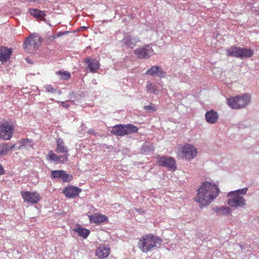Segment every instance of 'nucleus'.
<instances>
[{
    "label": "nucleus",
    "instance_id": "nucleus-40",
    "mask_svg": "<svg viewBox=\"0 0 259 259\" xmlns=\"http://www.w3.org/2000/svg\"><path fill=\"white\" fill-rule=\"evenodd\" d=\"M138 212H139L140 213H142V212H143V211L141 209H136Z\"/></svg>",
    "mask_w": 259,
    "mask_h": 259
},
{
    "label": "nucleus",
    "instance_id": "nucleus-11",
    "mask_svg": "<svg viewBox=\"0 0 259 259\" xmlns=\"http://www.w3.org/2000/svg\"><path fill=\"white\" fill-rule=\"evenodd\" d=\"M50 177L52 179H61L64 182H69L73 178L71 175L66 174V171L64 170H52Z\"/></svg>",
    "mask_w": 259,
    "mask_h": 259
},
{
    "label": "nucleus",
    "instance_id": "nucleus-3",
    "mask_svg": "<svg viewBox=\"0 0 259 259\" xmlns=\"http://www.w3.org/2000/svg\"><path fill=\"white\" fill-rule=\"evenodd\" d=\"M254 54L253 50L245 48L231 46L226 49V55L228 57L243 59L252 57Z\"/></svg>",
    "mask_w": 259,
    "mask_h": 259
},
{
    "label": "nucleus",
    "instance_id": "nucleus-34",
    "mask_svg": "<svg viewBox=\"0 0 259 259\" xmlns=\"http://www.w3.org/2000/svg\"><path fill=\"white\" fill-rule=\"evenodd\" d=\"M144 108L148 112H153L156 111V109L151 105L145 106Z\"/></svg>",
    "mask_w": 259,
    "mask_h": 259
},
{
    "label": "nucleus",
    "instance_id": "nucleus-27",
    "mask_svg": "<svg viewBox=\"0 0 259 259\" xmlns=\"http://www.w3.org/2000/svg\"><path fill=\"white\" fill-rule=\"evenodd\" d=\"M20 143L21 145L19 147V149L29 150L33 148V143L32 140L24 139L21 141Z\"/></svg>",
    "mask_w": 259,
    "mask_h": 259
},
{
    "label": "nucleus",
    "instance_id": "nucleus-15",
    "mask_svg": "<svg viewBox=\"0 0 259 259\" xmlns=\"http://www.w3.org/2000/svg\"><path fill=\"white\" fill-rule=\"evenodd\" d=\"M146 74L152 76H157L159 78H164L166 76V72L158 66H153L146 71Z\"/></svg>",
    "mask_w": 259,
    "mask_h": 259
},
{
    "label": "nucleus",
    "instance_id": "nucleus-26",
    "mask_svg": "<svg viewBox=\"0 0 259 259\" xmlns=\"http://www.w3.org/2000/svg\"><path fill=\"white\" fill-rule=\"evenodd\" d=\"M213 210L218 215H226L231 212V209L228 206L216 207Z\"/></svg>",
    "mask_w": 259,
    "mask_h": 259
},
{
    "label": "nucleus",
    "instance_id": "nucleus-7",
    "mask_svg": "<svg viewBox=\"0 0 259 259\" xmlns=\"http://www.w3.org/2000/svg\"><path fill=\"white\" fill-rule=\"evenodd\" d=\"M40 45V37L37 35H31L26 39L24 44V49L26 52L33 53L38 48Z\"/></svg>",
    "mask_w": 259,
    "mask_h": 259
},
{
    "label": "nucleus",
    "instance_id": "nucleus-10",
    "mask_svg": "<svg viewBox=\"0 0 259 259\" xmlns=\"http://www.w3.org/2000/svg\"><path fill=\"white\" fill-rule=\"evenodd\" d=\"M21 195L24 201L31 204L37 203L41 199L40 194L36 192L21 191Z\"/></svg>",
    "mask_w": 259,
    "mask_h": 259
},
{
    "label": "nucleus",
    "instance_id": "nucleus-17",
    "mask_svg": "<svg viewBox=\"0 0 259 259\" xmlns=\"http://www.w3.org/2000/svg\"><path fill=\"white\" fill-rule=\"evenodd\" d=\"M140 41V38L138 36L133 37L129 34L124 35L121 42L123 44L130 48H133L137 42Z\"/></svg>",
    "mask_w": 259,
    "mask_h": 259
},
{
    "label": "nucleus",
    "instance_id": "nucleus-14",
    "mask_svg": "<svg viewBox=\"0 0 259 259\" xmlns=\"http://www.w3.org/2000/svg\"><path fill=\"white\" fill-rule=\"evenodd\" d=\"M83 62L87 65V69L92 73H95L100 67V63L96 59L86 57L83 59Z\"/></svg>",
    "mask_w": 259,
    "mask_h": 259
},
{
    "label": "nucleus",
    "instance_id": "nucleus-25",
    "mask_svg": "<svg viewBox=\"0 0 259 259\" xmlns=\"http://www.w3.org/2000/svg\"><path fill=\"white\" fill-rule=\"evenodd\" d=\"M73 231L77 233L79 236L83 238H87L90 233V231L85 228H82L80 225H77Z\"/></svg>",
    "mask_w": 259,
    "mask_h": 259
},
{
    "label": "nucleus",
    "instance_id": "nucleus-4",
    "mask_svg": "<svg viewBox=\"0 0 259 259\" xmlns=\"http://www.w3.org/2000/svg\"><path fill=\"white\" fill-rule=\"evenodd\" d=\"M251 97L248 94L238 95L227 99V104L232 109H239L246 107L250 102Z\"/></svg>",
    "mask_w": 259,
    "mask_h": 259
},
{
    "label": "nucleus",
    "instance_id": "nucleus-24",
    "mask_svg": "<svg viewBox=\"0 0 259 259\" xmlns=\"http://www.w3.org/2000/svg\"><path fill=\"white\" fill-rule=\"evenodd\" d=\"M15 144L10 145L8 143L0 144V155H6L10 150L15 148Z\"/></svg>",
    "mask_w": 259,
    "mask_h": 259
},
{
    "label": "nucleus",
    "instance_id": "nucleus-36",
    "mask_svg": "<svg viewBox=\"0 0 259 259\" xmlns=\"http://www.w3.org/2000/svg\"><path fill=\"white\" fill-rule=\"evenodd\" d=\"M58 102L62 104V105L65 108H67L69 106V104L68 103V101H61Z\"/></svg>",
    "mask_w": 259,
    "mask_h": 259
},
{
    "label": "nucleus",
    "instance_id": "nucleus-19",
    "mask_svg": "<svg viewBox=\"0 0 259 259\" xmlns=\"http://www.w3.org/2000/svg\"><path fill=\"white\" fill-rule=\"evenodd\" d=\"M12 53V49L4 46L0 47V61L4 64L7 62L10 59Z\"/></svg>",
    "mask_w": 259,
    "mask_h": 259
},
{
    "label": "nucleus",
    "instance_id": "nucleus-21",
    "mask_svg": "<svg viewBox=\"0 0 259 259\" xmlns=\"http://www.w3.org/2000/svg\"><path fill=\"white\" fill-rule=\"evenodd\" d=\"M110 251V249L108 245L101 244L96 250V255L100 258H105L109 255Z\"/></svg>",
    "mask_w": 259,
    "mask_h": 259
},
{
    "label": "nucleus",
    "instance_id": "nucleus-23",
    "mask_svg": "<svg viewBox=\"0 0 259 259\" xmlns=\"http://www.w3.org/2000/svg\"><path fill=\"white\" fill-rule=\"evenodd\" d=\"M57 147L55 151L58 153H63L64 154H68V149L65 145V143L61 139H58L56 141Z\"/></svg>",
    "mask_w": 259,
    "mask_h": 259
},
{
    "label": "nucleus",
    "instance_id": "nucleus-38",
    "mask_svg": "<svg viewBox=\"0 0 259 259\" xmlns=\"http://www.w3.org/2000/svg\"><path fill=\"white\" fill-rule=\"evenodd\" d=\"M5 174V170L3 168L2 165L0 164V176Z\"/></svg>",
    "mask_w": 259,
    "mask_h": 259
},
{
    "label": "nucleus",
    "instance_id": "nucleus-6",
    "mask_svg": "<svg viewBox=\"0 0 259 259\" xmlns=\"http://www.w3.org/2000/svg\"><path fill=\"white\" fill-rule=\"evenodd\" d=\"M138 128L136 126L131 124H117L113 126L110 132L116 136H123L132 133H136Z\"/></svg>",
    "mask_w": 259,
    "mask_h": 259
},
{
    "label": "nucleus",
    "instance_id": "nucleus-16",
    "mask_svg": "<svg viewBox=\"0 0 259 259\" xmlns=\"http://www.w3.org/2000/svg\"><path fill=\"white\" fill-rule=\"evenodd\" d=\"M69 156V154L57 155L51 151L49 152L47 157V159L50 161L55 162L57 163H64L65 161H68Z\"/></svg>",
    "mask_w": 259,
    "mask_h": 259
},
{
    "label": "nucleus",
    "instance_id": "nucleus-12",
    "mask_svg": "<svg viewBox=\"0 0 259 259\" xmlns=\"http://www.w3.org/2000/svg\"><path fill=\"white\" fill-rule=\"evenodd\" d=\"M157 164L159 166H164L172 170H176V161L172 157L161 156L158 157Z\"/></svg>",
    "mask_w": 259,
    "mask_h": 259
},
{
    "label": "nucleus",
    "instance_id": "nucleus-35",
    "mask_svg": "<svg viewBox=\"0 0 259 259\" xmlns=\"http://www.w3.org/2000/svg\"><path fill=\"white\" fill-rule=\"evenodd\" d=\"M68 33H69L68 31H60V32H58L57 34H56V37H59L62 36L65 34H66Z\"/></svg>",
    "mask_w": 259,
    "mask_h": 259
},
{
    "label": "nucleus",
    "instance_id": "nucleus-9",
    "mask_svg": "<svg viewBox=\"0 0 259 259\" xmlns=\"http://www.w3.org/2000/svg\"><path fill=\"white\" fill-rule=\"evenodd\" d=\"M228 196L230 198L227 199V202L232 207H243L246 205V200L242 196L232 195Z\"/></svg>",
    "mask_w": 259,
    "mask_h": 259
},
{
    "label": "nucleus",
    "instance_id": "nucleus-1",
    "mask_svg": "<svg viewBox=\"0 0 259 259\" xmlns=\"http://www.w3.org/2000/svg\"><path fill=\"white\" fill-rule=\"evenodd\" d=\"M195 201L201 207L209 205L219 195L220 191L218 186L209 182H204L197 190Z\"/></svg>",
    "mask_w": 259,
    "mask_h": 259
},
{
    "label": "nucleus",
    "instance_id": "nucleus-42",
    "mask_svg": "<svg viewBox=\"0 0 259 259\" xmlns=\"http://www.w3.org/2000/svg\"><path fill=\"white\" fill-rule=\"evenodd\" d=\"M58 93L59 95H61L62 92H61V91H58Z\"/></svg>",
    "mask_w": 259,
    "mask_h": 259
},
{
    "label": "nucleus",
    "instance_id": "nucleus-2",
    "mask_svg": "<svg viewBox=\"0 0 259 259\" xmlns=\"http://www.w3.org/2000/svg\"><path fill=\"white\" fill-rule=\"evenodd\" d=\"M162 240L157 236L149 234L140 240L138 246L144 252L156 249L161 246Z\"/></svg>",
    "mask_w": 259,
    "mask_h": 259
},
{
    "label": "nucleus",
    "instance_id": "nucleus-18",
    "mask_svg": "<svg viewBox=\"0 0 259 259\" xmlns=\"http://www.w3.org/2000/svg\"><path fill=\"white\" fill-rule=\"evenodd\" d=\"M81 192L79 188L73 186L65 187L63 190V193L68 198H74L77 196Z\"/></svg>",
    "mask_w": 259,
    "mask_h": 259
},
{
    "label": "nucleus",
    "instance_id": "nucleus-37",
    "mask_svg": "<svg viewBox=\"0 0 259 259\" xmlns=\"http://www.w3.org/2000/svg\"><path fill=\"white\" fill-rule=\"evenodd\" d=\"M88 133L89 134H93L94 135H95V136H96L97 135V133H96L95 131V130L93 128H90L88 131Z\"/></svg>",
    "mask_w": 259,
    "mask_h": 259
},
{
    "label": "nucleus",
    "instance_id": "nucleus-22",
    "mask_svg": "<svg viewBox=\"0 0 259 259\" xmlns=\"http://www.w3.org/2000/svg\"><path fill=\"white\" fill-rule=\"evenodd\" d=\"M219 118L218 113L213 110L207 111L205 113V119L207 122L211 124L215 123Z\"/></svg>",
    "mask_w": 259,
    "mask_h": 259
},
{
    "label": "nucleus",
    "instance_id": "nucleus-20",
    "mask_svg": "<svg viewBox=\"0 0 259 259\" xmlns=\"http://www.w3.org/2000/svg\"><path fill=\"white\" fill-rule=\"evenodd\" d=\"M91 223L95 224H101L108 222V219L104 214L101 213H95L89 216Z\"/></svg>",
    "mask_w": 259,
    "mask_h": 259
},
{
    "label": "nucleus",
    "instance_id": "nucleus-28",
    "mask_svg": "<svg viewBox=\"0 0 259 259\" xmlns=\"http://www.w3.org/2000/svg\"><path fill=\"white\" fill-rule=\"evenodd\" d=\"M146 90L147 92L149 93L157 95L159 93V87L153 84L151 82H148L147 85H146Z\"/></svg>",
    "mask_w": 259,
    "mask_h": 259
},
{
    "label": "nucleus",
    "instance_id": "nucleus-5",
    "mask_svg": "<svg viewBox=\"0 0 259 259\" xmlns=\"http://www.w3.org/2000/svg\"><path fill=\"white\" fill-rule=\"evenodd\" d=\"M197 153V150L195 147L189 144H186L179 148L177 156L179 158L190 160L196 157Z\"/></svg>",
    "mask_w": 259,
    "mask_h": 259
},
{
    "label": "nucleus",
    "instance_id": "nucleus-13",
    "mask_svg": "<svg viewBox=\"0 0 259 259\" xmlns=\"http://www.w3.org/2000/svg\"><path fill=\"white\" fill-rule=\"evenodd\" d=\"M134 53L140 59H148L154 54V51L150 45H147L136 49Z\"/></svg>",
    "mask_w": 259,
    "mask_h": 259
},
{
    "label": "nucleus",
    "instance_id": "nucleus-30",
    "mask_svg": "<svg viewBox=\"0 0 259 259\" xmlns=\"http://www.w3.org/2000/svg\"><path fill=\"white\" fill-rule=\"evenodd\" d=\"M153 146L149 143H144L141 149V151L143 154H147L153 151Z\"/></svg>",
    "mask_w": 259,
    "mask_h": 259
},
{
    "label": "nucleus",
    "instance_id": "nucleus-8",
    "mask_svg": "<svg viewBox=\"0 0 259 259\" xmlns=\"http://www.w3.org/2000/svg\"><path fill=\"white\" fill-rule=\"evenodd\" d=\"M13 126L6 121L0 124V138L4 140H9L13 135Z\"/></svg>",
    "mask_w": 259,
    "mask_h": 259
},
{
    "label": "nucleus",
    "instance_id": "nucleus-29",
    "mask_svg": "<svg viewBox=\"0 0 259 259\" xmlns=\"http://www.w3.org/2000/svg\"><path fill=\"white\" fill-rule=\"evenodd\" d=\"M29 13L36 18H42L45 17V14L44 11L38 10L35 9H30Z\"/></svg>",
    "mask_w": 259,
    "mask_h": 259
},
{
    "label": "nucleus",
    "instance_id": "nucleus-39",
    "mask_svg": "<svg viewBox=\"0 0 259 259\" xmlns=\"http://www.w3.org/2000/svg\"><path fill=\"white\" fill-rule=\"evenodd\" d=\"M183 78H182L181 80L183 81H186V76L185 75H182Z\"/></svg>",
    "mask_w": 259,
    "mask_h": 259
},
{
    "label": "nucleus",
    "instance_id": "nucleus-33",
    "mask_svg": "<svg viewBox=\"0 0 259 259\" xmlns=\"http://www.w3.org/2000/svg\"><path fill=\"white\" fill-rule=\"evenodd\" d=\"M44 89L47 92L51 93H55L57 92V89L53 88L50 84H46L44 85Z\"/></svg>",
    "mask_w": 259,
    "mask_h": 259
},
{
    "label": "nucleus",
    "instance_id": "nucleus-41",
    "mask_svg": "<svg viewBox=\"0 0 259 259\" xmlns=\"http://www.w3.org/2000/svg\"><path fill=\"white\" fill-rule=\"evenodd\" d=\"M93 83L94 84H97L96 80L95 79H94V80H93Z\"/></svg>",
    "mask_w": 259,
    "mask_h": 259
},
{
    "label": "nucleus",
    "instance_id": "nucleus-31",
    "mask_svg": "<svg viewBox=\"0 0 259 259\" xmlns=\"http://www.w3.org/2000/svg\"><path fill=\"white\" fill-rule=\"evenodd\" d=\"M248 190V188L247 187L244 188L243 189H238L234 191H231L228 193L227 196H230L232 195H237L239 196L245 195L247 191Z\"/></svg>",
    "mask_w": 259,
    "mask_h": 259
},
{
    "label": "nucleus",
    "instance_id": "nucleus-32",
    "mask_svg": "<svg viewBox=\"0 0 259 259\" xmlns=\"http://www.w3.org/2000/svg\"><path fill=\"white\" fill-rule=\"evenodd\" d=\"M57 75H59L61 76V78L63 80H68L70 77V74L69 72L67 71H62L60 70L56 72Z\"/></svg>",
    "mask_w": 259,
    "mask_h": 259
}]
</instances>
